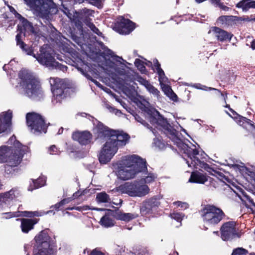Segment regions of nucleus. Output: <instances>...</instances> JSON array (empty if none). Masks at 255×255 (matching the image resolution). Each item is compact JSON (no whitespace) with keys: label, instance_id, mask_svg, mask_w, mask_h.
<instances>
[{"label":"nucleus","instance_id":"nucleus-43","mask_svg":"<svg viewBox=\"0 0 255 255\" xmlns=\"http://www.w3.org/2000/svg\"><path fill=\"white\" fill-rule=\"evenodd\" d=\"M153 144L156 147L160 149H163L165 146L164 143H163L162 141H161V139L158 137H156L154 138Z\"/></svg>","mask_w":255,"mask_h":255},{"label":"nucleus","instance_id":"nucleus-46","mask_svg":"<svg viewBox=\"0 0 255 255\" xmlns=\"http://www.w3.org/2000/svg\"><path fill=\"white\" fill-rule=\"evenodd\" d=\"M134 64L141 72L144 73L145 71V67L141 60L139 59H136L134 62Z\"/></svg>","mask_w":255,"mask_h":255},{"label":"nucleus","instance_id":"nucleus-55","mask_svg":"<svg viewBox=\"0 0 255 255\" xmlns=\"http://www.w3.org/2000/svg\"><path fill=\"white\" fill-rule=\"evenodd\" d=\"M106 108L109 109L111 112L114 113L116 115L119 116L121 114V112L120 110L116 109L109 105L106 106Z\"/></svg>","mask_w":255,"mask_h":255},{"label":"nucleus","instance_id":"nucleus-48","mask_svg":"<svg viewBox=\"0 0 255 255\" xmlns=\"http://www.w3.org/2000/svg\"><path fill=\"white\" fill-rule=\"evenodd\" d=\"M89 27L93 31V32L97 34L99 36H102V33L98 29V28L93 23L88 24Z\"/></svg>","mask_w":255,"mask_h":255},{"label":"nucleus","instance_id":"nucleus-26","mask_svg":"<svg viewBox=\"0 0 255 255\" xmlns=\"http://www.w3.org/2000/svg\"><path fill=\"white\" fill-rule=\"evenodd\" d=\"M153 66L152 69L154 72L158 75V80L160 85L168 83V78L165 75L163 70L160 67V64L157 59H154L153 61Z\"/></svg>","mask_w":255,"mask_h":255},{"label":"nucleus","instance_id":"nucleus-39","mask_svg":"<svg viewBox=\"0 0 255 255\" xmlns=\"http://www.w3.org/2000/svg\"><path fill=\"white\" fill-rule=\"evenodd\" d=\"M160 86L163 91L167 96H170L172 94H174L173 93L171 88L168 85H167L166 83L161 84Z\"/></svg>","mask_w":255,"mask_h":255},{"label":"nucleus","instance_id":"nucleus-59","mask_svg":"<svg viewBox=\"0 0 255 255\" xmlns=\"http://www.w3.org/2000/svg\"><path fill=\"white\" fill-rule=\"evenodd\" d=\"M89 255H105L102 252L99 251L98 249L93 250L90 253Z\"/></svg>","mask_w":255,"mask_h":255},{"label":"nucleus","instance_id":"nucleus-18","mask_svg":"<svg viewBox=\"0 0 255 255\" xmlns=\"http://www.w3.org/2000/svg\"><path fill=\"white\" fill-rule=\"evenodd\" d=\"M12 112L8 110L0 115V133H8L10 131Z\"/></svg>","mask_w":255,"mask_h":255},{"label":"nucleus","instance_id":"nucleus-50","mask_svg":"<svg viewBox=\"0 0 255 255\" xmlns=\"http://www.w3.org/2000/svg\"><path fill=\"white\" fill-rule=\"evenodd\" d=\"M94 13V10L86 8L82 9L81 11V13L84 15L86 17L93 15Z\"/></svg>","mask_w":255,"mask_h":255},{"label":"nucleus","instance_id":"nucleus-25","mask_svg":"<svg viewBox=\"0 0 255 255\" xmlns=\"http://www.w3.org/2000/svg\"><path fill=\"white\" fill-rule=\"evenodd\" d=\"M113 216L117 220L126 222H128L138 216V214L136 213H125L120 210L113 212Z\"/></svg>","mask_w":255,"mask_h":255},{"label":"nucleus","instance_id":"nucleus-11","mask_svg":"<svg viewBox=\"0 0 255 255\" xmlns=\"http://www.w3.org/2000/svg\"><path fill=\"white\" fill-rule=\"evenodd\" d=\"M27 125L31 132L38 135L47 131V126L42 117L36 113H28L26 117Z\"/></svg>","mask_w":255,"mask_h":255},{"label":"nucleus","instance_id":"nucleus-10","mask_svg":"<svg viewBox=\"0 0 255 255\" xmlns=\"http://www.w3.org/2000/svg\"><path fill=\"white\" fill-rule=\"evenodd\" d=\"M224 215L222 210L214 205H207L202 210L203 221L209 225L214 226L218 224Z\"/></svg>","mask_w":255,"mask_h":255},{"label":"nucleus","instance_id":"nucleus-54","mask_svg":"<svg viewBox=\"0 0 255 255\" xmlns=\"http://www.w3.org/2000/svg\"><path fill=\"white\" fill-rule=\"evenodd\" d=\"M209 89L210 90L215 91L216 92V94H217L220 95L221 96H222L223 97V98L224 99L225 103H226V99L227 98V94L225 95H224L223 93H222L221 92V91L220 90H218L217 89H216V88H209Z\"/></svg>","mask_w":255,"mask_h":255},{"label":"nucleus","instance_id":"nucleus-13","mask_svg":"<svg viewBox=\"0 0 255 255\" xmlns=\"http://www.w3.org/2000/svg\"><path fill=\"white\" fill-rule=\"evenodd\" d=\"M105 139L107 141L103 145L99 155V161L102 164H106L110 161L119 149L114 143L108 138Z\"/></svg>","mask_w":255,"mask_h":255},{"label":"nucleus","instance_id":"nucleus-49","mask_svg":"<svg viewBox=\"0 0 255 255\" xmlns=\"http://www.w3.org/2000/svg\"><path fill=\"white\" fill-rule=\"evenodd\" d=\"M70 199H63V200L61 201L59 203L55 204L54 207L56 210H58L61 206L66 204H68V203L70 202Z\"/></svg>","mask_w":255,"mask_h":255},{"label":"nucleus","instance_id":"nucleus-64","mask_svg":"<svg viewBox=\"0 0 255 255\" xmlns=\"http://www.w3.org/2000/svg\"><path fill=\"white\" fill-rule=\"evenodd\" d=\"M32 247L31 244H28L24 246V250L26 252L30 249Z\"/></svg>","mask_w":255,"mask_h":255},{"label":"nucleus","instance_id":"nucleus-41","mask_svg":"<svg viewBox=\"0 0 255 255\" xmlns=\"http://www.w3.org/2000/svg\"><path fill=\"white\" fill-rule=\"evenodd\" d=\"M146 90L150 93L154 95L155 97L158 98L159 95V91L150 84L147 87Z\"/></svg>","mask_w":255,"mask_h":255},{"label":"nucleus","instance_id":"nucleus-53","mask_svg":"<svg viewBox=\"0 0 255 255\" xmlns=\"http://www.w3.org/2000/svg\"><path fill=\"white\" fill-rule=\"evenodd\" d=\"M49 152L50 154H57L59 153V150L55 146L52 145L50 147Z\"/></svg>","mask_w":255,"mask_h":255},{"label":"nucleus","instance_id":"nucleus-31","mask_svg":"<svg viewBox=\"0 0 255 255\" xmlns=\"http://www.w3.org/2000/svg\"><path fill=\"white\" fill-rule=\"evenodd\" d=\"M21 228L22 232L27 233L33 228V226L38 222V220L22 219L21 220Z\"/></svg>","mask_w":255,"mask_h":255},{"label":"nucleus","instance_id":"nucleus-8","mask_svg":"<svg viewBox=\"0 0 255 255\" xmlns=\"http://www.w3.org/2000/svg\"><path fill=\"white\" fill-rule=\"evenodd\" d=\"M49 83L53 94L52 102L56 105L60 103L66 96L68 90L64 81L58 78H50Z\"/></svg>","mask_w":255,"mask_h":255},{"label":"nucleus","instance_id":"nucleus-30","mask_svg":"<svg viewBox=\"0 0 255 255\" xmlns=\"http://www.w3.org/2000/svg\"><path fill=\"white\" fill-rule=\"evenodd\" d=\"M136 181V188H135V197H143L149 192L150 189L148 186L143 184L142 182H140V180Z\"/></svg>","mask_w":255,"mask_h":255},{"label":"nucleus","instance_id":"nucleus-14","mask_svg":"<svg viewBox=\"0 0 255 255\" xmlns=\"http://www.w3.org/2000/svg\"><path fill=\"white\" fill-rule=\"evenodd\" d=\"M221 237L224 241L231 240L238 236L236 223L229 221L224 223L220 229Z\"/></svg>","mask_w":255,"mask_h":255},{"label":"nucleus","instance_id":"nucleus-58","mask_svg":"<svg viewBox=\"0 0 255 255\" xmlns=\"http://www.w3.org/2000/svg\"><path fill=\"white\" fill-rule=\"evenodd\" d=\"M89 3L93 5L99 6L101 5V1L100 0H86Z\"/></svg>","mask_w":255,"mask_h":255},{"label":"nucleus","instance_id":"nucleus-36","mask_svg":"<svg viewBox=\"0 0 255 255\" xmlns=\"http://www.w3.org/2000/svg\"><path fill=\"white\" fill-rule=\"evenodd\" d=\"M46 179L45 177H40L35 180H32L28 188L29 191H32L35 189L43 186L45 184Z\"/></svg>","mask_w":255,"mask_h":255},{"label":"nucleus","instance_id":"nucleus-22","mask_svg":"<svg viewBox=\"0 0 255 255\" xmlns=\"http://www.w3.org/2000/svg\"><path fill=\"white\" fill-rule=\"evenodd\" d=\"M18 154L7 146L0 147V163L8 162L10 158H15Z\"/></svg>","mask_w":255,"mask_h":255},{"label":"nucleus","instance_id":"nucleus-45","mask_svg":"<svg viewBox=\"0 0 255 255\" xmlns=\"http://www.w3.org/2000/svg\"><path fill=\"white\" fill-rule=\"evenodd\" d=\"M170 216L172 219L176 220L180 223L179 226L181 225V222L184 217V215L182 213H173L170 215Z\"/></svg>","mask_w":255,"mask_h":255},{"label":"nucleus","instance_id":"nucleus-28","mask_svg":"<svg viewBox=\"0 0 255 255\" xmlns=\"http://www.w3.org/2000/svg\"><path fill=\"white\" fill-rule=\"evenodd\" d=\"M120 27L121 28L120 33L123 34H129L135 28L133 22L123 17H121Z\"/></svg>","mask_w":255,"mask_h":255},{"label":"nucleus","instance_id":"nucleus-33","mask_svg":"<svg viewBox=\"0 0 255 255\" xmlns=\"http://www.w3.org/2000/svg\"><path fill=\"white\" fill-rule=\"evenodd\" d=\"M208 180V177L200 172H193L189 180V182L204 184Z\"/></svg>","mask_w":255,"mask_h":255},{"label":"nucleus","instance_id":"nucleus-32","mask_svg":"<svg viewBox=\"0 0 255 255\" xmlns=\"http://www.w3.org/2000/svg\"><path fill=\"white\" fill-rule=\"evenodd\" d=\"M113 212L111 211L107 213L101 218L99 222L101 226L105 228H110L114 226L115 222L113 219V218H114L113 216Z\"/></svg>","mask_w":255,"mask_h":255},{"label":"nucleus","instance_id":"nucleus-42","mask_svg":"<svg viewBox=\"0 0 255 255\" xmlns=\"http://www.w3.org/2000/svg\"><path fill=\"white\" fill-rule=\"evenodd\" d=\"M248 251L243 248H238L233 250L232 255H246Z\"/></svg>","mask_w":255,"mask_h":255},{"label":"nucleus","instance_id":"nucleus-21","mask_svg":"<svg viewBox=\"0 0 255 255\" xmlns=\"http://www.w3.org/2000/svg\"><path fill=\"white\" fill-rule=\"evenodd\" d=\"M208 33H212L220 41H230L233 34L217 27H213L209 31Z\"/></svg>","mask_w":255,"mask_h":255},{"label":"nucleus","instance_id":"nucleus-19","mask_svg":"<svg viewBox=\"0 0 255 255\" xmlns=\"http://www.w3.org/2000/svg\"><path fill=\"white\" fill-rule=\"evenodd\" d=\"M28 147L27 146L22 147L21 152L15 157V158H10L7 164L5 165V170L7 173L8 171L9 174H13L14 171L13 167L17 166L21 162L23 155L28 151Z\"/></svg>","mask_w":255,"mask_h":255},{"label":"nucleus","instance_id":"nucleus-2","mask_svg":"<svg viewBox=\"0 0 255 255\" xmlns=\"http://www.w3.org/2000/svg\"><path fill=\"white\" fill-rule=\"evenodd\" d=\"M118 177L123 180L134 178L141 173L140 182L148 184L154 182L157 175L147 170L146 161L139 156L133 154L123 157L118 163H113Z\"/></svg>","mask_w":255,"mask_h":255},{"label":"nucleus","instance_id":"nucleus-62","mask_svg":"<svg viewBox=\"0 0 255 255\" xmlns=\"http://www.w3.org/2000/svg\"><path fill=\"white\" fill-rule=\"evenodd\" d=\"M92 81L97 85L98 87L104 89L103 86L98 81L92 79Z\"/></svg>","mask_w":255,"mask_h":255},{"label":"nucleus","instance_id":"nucleus-40","mask_svg":"<svg viewBox=\"0 0 255 255\" xmlns=\"http://www.w3.org/2000/svg\"><path fill=\"white\" fill-rule=\"evenodd\" d=\"M134 254H137V255H149V252L148 250L145 248L136 247Z\"/></svg>","mask_w":255,"mask_h":255},{"label":"nucleus","instance_id":"nucleus-57","mask_svg":"<svg viewBox=\"0 0 255 255\" xmlns=\"http://www.w3.org/2000/svg\"><path fill=\"white\" fill-rule=\"evenodd\" d=\"M193 87L196 89H201V90H204V91L210 90L209 89V87L202 85L201 84H200L194 85Z\"/></svg>","mask_w":255,"mask_h":255},{"label":"nucleus","instance_id":"nucleus-1","mask_svg":"<svg viewBox=\"0 0 255 255\" xmlns=\"http://www.w3.org/2000/svg\"><path fill=\"white\" fill-rule=\"evenodd\" d=\"M150 121L152 124L155 125L157 128L163 132L178 146L181 152L187 155L188 158L185 160L189 167H193L199 169H204L206 170L209 169V165L205 163L204 160L206 158V154L203 152L199 153V151L196 149L194 145H192L194 147L192 148L183 142L177 136L176 130L158 111L155 110L153 112Z\"/></svg>","mask_w":255,"mask_h":255},{"label":"nucleus","instance_id":"nucleus-7","mask_svg":"<svg viewBox=\"0 0 255 255\" xmlns=\"http://www.w3.org/2000/svg\"><path fill=\"white\" fill-rule=\"evenodd\" d=\"M27 5L43 16L55 14L58 10L52 0H24Z\"/></svg>","mask_w":255,"mask_h":255},{"label":"nucleus","instance_id":"nucleus-3","mask_svg":"<svg viewBox=\"0 0 255 255\" xmlns=\"http://www.w3.org/2000/svg\"><path fill=\"white\" fill-rule=\"evenodd\" d=\"M34 28H33L32 31H27L23 30V32L18 31V33L16 36V40L17 45H18L20 48L24 51L27 55H32L33 57L36 58L38 62L41 65L45 66L50 70L53 69H59L63 72L67 70V67L65 65L59 64L58 62L56 61L55 58L52 55L47 52L45 50L44 46H42L40 49V54L36 55L33 53L32 49L24 44L21 40V35L25 36L26 33H33Z\"/></svg>","mask_w":255,"mask_h":255},{"label":"nucleus","instance_id":"nucleus-38","mask_svg":"<svg viewBox=\"0 0 255 255\" xmlns=\"http://www.w3.org/2000/svg\"><path fill=\"white\" fill-rule=\"evenodd\" d=\"M20 216L27 217H39L42 216L44 213L42 212H39L38 211H23L19 212Z\"/></svg>","mask_w":255,"mask_h":255},{"label":"nucleus","instance_id":"nucleus-9","mask_svg":"<svg viewBox=\"0 0 255 255\" xmlns=\"http://www.w3.org/2000/svg\"><path fill=\"white\" fill-rule=\"evenodd\" d=\"M48 235L40 232L35 237V244L33 250V255H53V251L49 242Z\"/></svg>","mask_w":255,"mask_h":255},{"label":"nucleus","instance_id":"nucleus-60","mask_svg":"<svg viewBox=\"0 0 255 255\" xmlns=\"http://www.w3.org/2000/svg\"><path fill=\"white\" fill-rule=\"evenodd\" d=\"M239 18H240V19L239 20V24L241 23V22L243 21H248V22L252 21L251 19V16H247L245 17H239Z\"/></svg>","mask_w":255,"mask_h":255},{"label":"nucleus","instance_id":"nucleus-6","mask_svg":"<svg viewBox=\"0 0 255 255\" xmlns=\"http://www.w3.org/2000/svg\"><path fill=\"white\" fill-rule=\"evenodd\" d=\"M107 52L108 55L114 58L118 63H115L111 60H106L103 66L105 72L115 80L117 79L118 76L126 75L127 74L126 63L128 62L122 57L116 55L110 49H108Z\"/></svg>","mask_w":255,"mask_h":255},{"label":"nucleus","instance_id":"nucleus-24","mask_svg":"<svg viewBox=\"0 0 255 255\" xmlns=\"http://www.w3.org/2000/svg\"><path fill=\"white\" fill-rule=\"evenodd\" d=\"M240 18L238 16L233 15H223L220 16L217 22L224 27H229L239 24Z\"/></svg>","mask_w":255,"mask_h":255},{"label":"nucleus","instance_id":"nucleus-15","mask_svg":"<svg viewBox=\"0 0 255 255\" xmlns=\"http://www.w3.org/2000/svg\"><path fill=\"white\" fill-rule=\"evenodd\" d=\"M19 195V191L12 189L8 192L0 194V211H3L8 207L11 202Z\"/></svg>","mask_w":255,"mask_h":255},{"label":"nucleus","instance_id":"nucleus-12","mask_svg":"<svg viewBox=\"0 0 255 255\" xmlns=\"http://www.w3.org/2000/svg\"><path fill=\"white\" fill-rule=\"evenodd\" d=\"M105 139L107 141L103 145L99 155V161L102 164H106L110 161L119 149L114 143L108 138Z\"/></svg>","mask_w":255,"mask_h":255},{"label":"nucleus","instance_id":"nucleus-23","mask_svg":"<svg viewBox=\"0 0 255 255\" xmlns=\"http://www.w3.org/2000/svg\"><path fill=\"white\" fill-rule=\"evenodd\" d=\"M72 138L82 145H87L91 142L92 135L90 132L87 131H77L73 134Z\"/></svg>","mask_w":255,"mask_h":255},{"label":"nucleus","instance_id":"nucleus-44","mask_svg":"<svg viewBox=\"0 0 255 255\" xmlns=\"http://www.w3.org/2000/svg\"><path fill=\"white\" fill-rule=\"evenodd\" d=\"M2 215H3V218L7 219L15 217H20V215L19 214V211L14 212H5L2 213Z\"/></svg>","mask_w":255,"mask_h":255},{"label":"nucleus","instance_id":"nucleus-51","mask_svg":"<svg viewBox=\"0 0 255 255\" xmlns=\"http://www.w3.org/2000/svg\"><path fill=\"white\" fill-rule=\"evenodd\" d=\"M173 204L177 207H180L182 209H186L188 208V205L186 202H182L181 201L174 202Z\"/></svg>","mask_w":255,"mask_h":255},{"label":"nucleus","instance_id":"nucleus-4","mask_svg":"<svg viewBox=\"0 0 255 255\" xmlns=\"http://www.w3.org/2000/svg\"><path fill=\"white\" fill-rule=\"evenodd\" d=\"M80 115L82 117L88 116V119L92 121L94 126V130L97 134V138H108L111 142L114 143L118 149L125 146L128 142L129 136L128 134L123 131L111 129L97 119L85 113H81Z\"/></svg>","mask_w":255,"mask_h":255},{"label":"nucleus","instance_id":"nucleus-27","mask_svg":"<svg viewBox=\"0 0 255 255\" xmlns=\"http://www.w3.org/2000/svg\"><path fill=\"white\" fill-rule=\"evenodd\" d=\"M123 193L128 194L131 197H135L136 181L126 182L119 187Z\"/></svg>","mask_w":255,"mask_h":255},{"label":"nucleus","instance_id":"nucleus-63","mask_svg":"<svg viewBox=\"0 0 255 255\" xmlns=\"http://www.w3.org/2000/svg\"><path fill=\"white\" fill-rule=\"evenodd\" d=\"M211 2L216 5H220V0H211Z\"/></svg>","mask_w":255,"mask_h":255},{"label":"nucleus","instance_id":"nucleus-16","mask_svg":"<svg viewBox=\"0 0 255 255\" xmlns=\"http://www.w3.org/2000/svg\"><path fill=\"white\" fill-rule=\"evenodd\" d=\"M160 197L156 196L145 200L140 206V213L142 215L151 214L160 205Z\"/></svg>","mask_w":255,"mask_h":255},{"label":"nucleus","instance_id":"nucleus-34","mask_svg":"<svg viewBox=\"0 0 255 255\" xmlns=\"http://www.w3.org/2000/svg\"><path fill=\"white\" fill-rule=\"evenodd\" d=\"M236 7L242 8L244 12H247L250 8L255 9V1L253 0H242L236 4Z\"/></svg>","mask_w":255,"mask_h":255},{"label":"nucleus","instance_id":"nucleus-29","mask_svg":"<svg viewBox=\"0 0 255 255\" xmlns=\"http://www.w3.org/2000/svg\"><path fill=\"white\" fill-rule=\"evenodd\" d=\"M225 107L228 108L234 116L236 115L238 116V117L236 118V120L237 122L239 125L243 127H246L247 125H250L254 128H255V126L253 124L252 122L250 120L245 117L239 116L235 111L230 107L229 105L226 104Z\"/></svg>","mask_w":255,"mask_h":255},{"label":"nucleus","instance_id":"nucleus-37","mask_svg":"<svg viewBox=\"0 0 255 255\" xmlns=\"http://www.w3.org/2000/svg\"><path fill=\"white\" fill-rule=\"evenodd\" d=\"M96 200L98 203H110L111 198L105 192L98 193L96 196Z\"/></svg>","mask_w":255,"mask_h":255},{"label":"nucleus","instance_id":"nucleus-56","mask_svg":"<svg viewBox=\"0 0 255 255\" xmlns=\"http://www.w3.org/2000/svg\"><path fill=\"white\" fill-rule=\"evenodd\" d=\"M134 119H135V120L137 122H139V123H141V124L142 125H143V126H147V125H148V124H147V123H146V122H145V121H144V120H143V119H142V118H141L139 116H138V115L135 114V115L134 116Z\"/></svg>","mask_w":255,"mask_h":255},{"label":"nucleus","instance_id":"nucleus-35","mask_svg":"<svg viewBox=\"0 0 255 255\" xmlns=\"http://www.w3.org/2000/svg\"><path fill=\"white\" fill-rule=\"evenodd\" d=\"M8 143L13 145L12 146H10L12 149H13V151L15 153L19 154L22 151V147L26 146L25 145H22L16 139V137L14 135H12L8 140Z\"/></svg>","mask_w":255,"mask_h":255},{"label":"nucleus","instance_id":"nucleus-47","mask_svg":"<svg viewBox=\"0 0 255 255\" xmlns=\"http://www.w3.org/2000/svg\"><path fill=\"white\" fill-rule=\"evenodd\" d=\"M90 209L96 210L97 211L103 210V209H98V208L91 209L88 206H77L75 207V210L79 211H81V212H83L84 211H87Z\"/></svg>","mask_w":255,"mask_h":255},{"label":"nucleus","instance_id":"nucleus-61","mask_svg":"<svg viewBox=\"0 0 255 255\" xmlns=\"http://www.w3.org/2000/svg\"><path fill=\"white\" fill-rule=\"evenodd\" d=\"M113 96H114V97L116 99V100L117 101H118V102H119V103L121 104V105H122L124 108H126V104L125 103H124V102H123L122 101H121V100H120V99L119 98H118L117 97V96H116L115 95L113 94Z\"/></svg>","mask_w":255,"mask_h":255},{"label":"nucleus","instance_id":"nucleus-52","mask_svg":"<svg viewBox=\"0 0 255 255\" xmlns=\"http://www.w3.org/2000/svg\"><path fill=\"white\" fill-rule=\"evenodd\" d=\"M137 81L141 85H143L146 89L148 85L150 84L148 81L142 77H138Z\"/></svg>","mask_w":255,"mask_h":255},{"label":"nucleus","instance_id":"nucleus-17","mask_svg":"<svg viewBox=\"0 0 255 255\" xmlns=\"http://www.w3.org/2000/svg\"><path fill=\"white\" fill-rule=\"evenodd\" d=\"M124 92L129 98H133L134 102L140 109L145 111L147 110L149 106V102L141 96L135 97V96L137 95V93L134 88L130 87L129 89L124 88Z\"/></svg>","mask_w":255,"mask_h":255},{"label":"nucleus","instance_id":"nucleus-5","mask_svg":"<svg viewBox=\"0 0 255 255\" xmlns=\"http://www.w3.org/2000/svg\"><path fill=\"white\" fill-rule=\"evenodd\" d=\"M18 76L20 79V86L24 96L34 100H39L43 97V92L39 82L31 71L22 69Z\"/></svg>","mask_w":255,"mask_h":255},{"label":"nucleus","instance_id":"nucleus-20","mask_svg":"<svg viewBox=\"0 0 255 255\" xmlns=\"http://www.w3.org/2000/svg\"><path fill=\"white\" fill-rule=\"evenodd\" d=\"M10 10L13 12L16 17L19 19L20 22L17 25V31L20 32H23V30L27 31H33V26L31 23L28 21L26 19L23 17L20 14L17 12V11L12 7H10Z\"/></svg>","mask_w":255,"mask_h":255}]
</instances>
